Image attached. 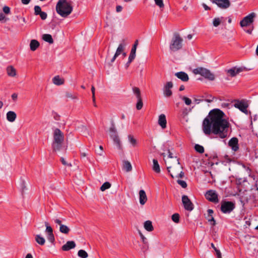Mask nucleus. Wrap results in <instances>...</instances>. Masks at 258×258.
<instances>
[{
    "mask_svg": "<svg viewBox=\"0 0 258 258\" xmlns=\"http://www.w3.org/2000/svg\"><path fill=\"white\" fill-rule=\"evenodd\" d=\"M234 106L236 108H238L242 112L247 114V108L248 107V105L244 102L238 101L237 103L234 104Z\"/></svg>",
    "mask_w": 258,
    "mask_h": 258,
    "instance_id": "f3484780",
    "label": "nucleus"
},
{
    "mask_svg": "<svg viewBox=\"0 0 258 258\" xmlns=\"http://www.w3.org/2000/svg\"><path fill=\"white\" fill-rule=\"evenodd\" d=\"M180 98L184 101V103L187 105H190L191 103V100L190 99L185 97V96H180Z\"/></svg>",
    "mask_w": 258,
    "mask_h": 258,
    "instance_id": "a19ab883",
    "label": "nucleus"
},
{
    "mask_svg": "<svg viewBox=\"0 0 258 258\" xmlns=\"http://www.w3.org/2000/svg\"><path fill=\"white\" fill-rule=\"evenodd\" d=\"M205 198L210 202L217 203L219 202L218 195L215 190H209L205 194Z\"/></svg>",
    "mask_w": 258,
    "mask_h": 258,
    "instance_id": "9b49d317",
    "label": "nucleus"
},
{
    "mask_svg": "<svg viewBox=\"0 0 258 258\" xmlns=\"http://www.w3.org/2000/svg\"><path fill=\"white\" fill-rule=\"evenodd\" d=\"M128 139L133 147H136L138 146V142L133 135H129L128 136Z\"/></svg>",
    "mask_w": 258,
    "mask_h": 258,
    "instance_id": "473e14b6",
    "label": "nucleus"
},
{
    "mask_svg": "<svg viewBox=\"0 0 258 258\" xmlns=\"http://www.w3.org/2000/svg\"><path fill=\"white\" fill-rule=\"evenodd\" d=\"M193 72L195 74H199L210 81H213L215 79V76L209 70L204 68H198L194 70Z\"/></svg>",
    "mask_w": 258,
    "mask_h": 258,
    "instance_id": "39448f33",
    "label": "nucleus"
},
{
    "mask_svg": "<svg viewBox=\"0 0 258 258\" xmlns=\"http://www.w3.org/2000/svg\"><path fill=\"white\" fill-rule=\"evenodd\" d=\"M173 87V84L171 82H168L164 86L163 91L166 97H170L172 95V92L171 89Z\"/></svg>",
    "mask_w": 258,
    "mask_h": 258,
    "instance_id": "6ab92c4d",
    "label": "nucleus"
},
{
    "mask_svg": "<svg viewBox=\"0 0 258 258\" xmlns=\"http://www.w3.org/2000/svg\"><path fill=\"white\" fill-rule=\"evenodd\" d=\"M235 208V204L232 202L222 201L221 205V211L222 213H230Z\"/></svg>",
    "mask_w": 258,
    "mask_h": 258,
    "instance_id": "0eeeda50",
    "label": "nucleus"
},
{
    "mask_svg": "<svg viewBox=\"0 0 258 258\" xmlns=\"http://www.w3.org/2000/svg\"><path fill=\"white\" fill-rule=\"evenodd\" d=\"M91 92L92 93V96H95V87L93 86L91 87Z\"/></svg>",
    "mask_w": 258,
    "mask_h": 258,
    "instance_id": "052dcab7",
    "label": "nucleus"
},
{
    "mask_svg": "<svg viewBox=\"0 0 258 258\" xmlns=\"http://www.w3.org/2000/svg\"><path fill=\"white\" fill-rule=\"evenodd\" d=\"M34 14L35 15H39V14L42 12L41 9L39 6H35L34 7Z\"/></svg>",
    "mask_w": 258,
    "mask_h": 258,
    "instance_id": "79ce46f5",
    "label": "nucleus"
},
{
    "mask_svg": "<svg viewBox=\"0 0 258 258\" xmlns=\"http://www.w3.org/2000/svg\"><path fill=\"white\" fill-rule=\"evenodd\" d=\"M31 0H21V2L24 5H27L30 2Z\"/></svg>",
    "mask_w": 258,
    "mask_h": 258,
    "instance_id": "6e6d98bb",
    "label": "nucleus"
},
{
    "mask_svg": "<svg viewBox=\"0 0 258 258\" xmlns=\"http://www.w3.org/2000/svg\"><path fill=\"white\" fill-rule=\"evenodd\" d=\"M66 96V97L72 99H78V95L77 94H72L70 92H67Z\"/></svg>",
    "mask_w": 258,
    "mask_h": 258,
    "instance_id": "58836bf2",
    "label": "nucleus"
},
{
    "mask_svg": "<svg viewBox=\"0 0 258 258\" xmlns=\"http://www.w3.org/2000/svg\"><path fill=\"white\" fill-rule=\"evenodd\" d=\"M228 145L234 151H237L239 149L238 140L236 137L232 138L228 142Z\"/></svg>",
    "mask_w": 258,
    "mask_h": 258,
    "instance_id": "dca6fc26",
    "label": "nucleus"
},
{
    "mask_svg": "<svg viewBox=\"0 0 258 258\" xmlns=\"http://www.w3.org/2000/svg\"><path fill=\"white\" fill-rule=\"evenodd\" d=\"M123 169L125 170L126 172L131 171L132 170V166L131 163L126 160H123L122 162Z\"/></svg>",
    "mask_w": 258,
    "mask_h": 258,
    "instance_id": "cd10ccee",
    "label": "nucleus"
},
{
    "mask_svg": "<svg viewBox=\"0 0 258 258\" xmlns=\"http://www.w3.org/2000/svg\"><path fill=\"white\" fill-rule=\"evenodd\" d=\"M176 77L183 82H187L189 80L188 75L184 72H177L175 74Z\"/></svg>",
    "mask_w": 258,
    "mask_h": 258,
    "instance_id": "5701e85b",
    "label": "nucleus"
},
{
    "mask_svg": "<svg viewBox=\"0 0 258 258\" xmlns=\"http://www.w3.org/2000/svg\"><path fill=\"white\" fill-rule=\"evenodd\" d=\"M35 239L36 242L40 245H43L45 243V239L39 234L35 235Z\"/></svg>",
    "mask_w": 258,
    "mask_h": 258,
    "instance_id": "c756f323",
    "label": "nucleus"
},
{
    "mask_svg": "<svg viewBox=\"0 0 258 258\" xmlns=\"http://www.w3.org/2000/svg\"><path fill=\"white\" fill-rule=\"evenodd\" d=\"M45 226H46L45 232L47 234V239L50 242H53L54 241V236L53 233V229L49 225L48 223L45 222Z\"/></svg>",
    "mask_w": 258,
    "mask_h": 258,
    "instance_id": "2eb2a0df",
    "label": "nucleus"
},
{
    "mask_svg": "<svg viewBox=\"0 0 258 258\" xmlns=\"http://www.w3.org/2000/svg\"><path fill=\"white\" fill-rule=\"evenodd\" d=\"M70 231V229L65 225H61L59 227V231L63 234H68Z\"/></svg>",
    "mask_w": 258,
    "mask_h": 258,
    "instance_id": "72a5a7b5",
    "label": "nucleus"
},
{
    "mask_svg": "<svg viewBox=\"0 0 258 258\" xmlns=\"http://www.w3.org/2000/svg\"><path fill=\"white\" fill-rule=\"evenodd\" d=\"M147 201V197L145 191L142 189L139 191V201L141 205H144Z\"/></svg>",
    "mask_w": 258,
    "mask_h": 258,
    "instance_id": "412c9836",
    "label": "nucleus"
},
{
    "mask_svg": "<svg viewBox=\"0 0 258 258\" xmlns=\"http://www.w3.org/2000/svg\"><path fill=\"white\" fill-rule=\"evenodd\" d=\"M178 163V167L177 168L172 167L171 166L168 167L167 170L168 172L169 173L170 176L173 178H182L184 175V173L181 170L179 162L178 160H177Z\"/></svg>",
    "mask_w": 258,
    "mask_h": 258,
    "instance_id": "423d86ee",
    "label": "nucleus"
},
{
    "mask_svg": "<svg viewBox=\"0 0 258 258\" xmlns=\"http://www.w3.org/2000/svg\"><path fill=\"white\" fill-rule=\"evenodd\" d=\"M122 8L120 6H117L116 7V11L117 12H120L122 11Z\"/></svg>",
    "mask_w": 258,
    "mask_h": 258,
    "instance_id": "603ef678",
    "label": "nucleus"
},
{
    "mask_svg": "<svg viewBox=\"0 0 258 258\" xmlns=\"http://www.w3.org/2000/svg\"><path fill=\"white\" fill-rule=\"evenodd\" d=\"M76 246L75 242L73 241H67V243L64 244L61 249L63 251H68L71 249L75 248Z\"/></svg>",
    "mask_w": 258,
    "mask_h": 258,
    "instance_id": "4be33fe9",
    "label": "nucleus"
},
{
    "mask_svg": "<svg viewBox=\"0 0 258 258\" xmlns=\"http://www.w3.org/2000/svg\"><path fill=\"white\" fill-rule=\"evenodd\" d=\"M154 1L156 5L159 8H162L164 7V5L163 4V0H154Z\"/></svg>",
    "mask_w": 258,
    "mask_h": 258,
    "instance_id": "37998d69",
    "label": "nucleus"
},
{
    "mask_svg": "<svg viewBox=\"0 0 258 258\" xmlns=\"http://www.w3.org/2000/svg\"><path fill=\"white\" fill-rule=\"evenodd\" d=\"M153 170L156 173H160L161 170H160V166H159V164L158 163L157 160L154 159L153 160Z\"/></svg>",
    "mask_w": 258,
    "mask_h": 258,
    "instance_id": "7c9ffc66",
    "label": "nucleus"
},
{
    "mask_svg": "<svg viewBox=\"0 0 258 258\" xmlns=\"http://www.w3.org/2000/svg\"><path fill=\"white\" fill-rule=\"evenodd\" d=\"M92 100H93V102L94 106L95 107H96V106H97V105H96V101H95V96H92Z\"/></svg>",
    "mask_w": 258,
    "mask_h": 258,
    "instance_id": "e2e57ef3",
    "label": "nucleus"
},
{
    "mask_svg": "<svg viewBox=\"0 0 258 258\" xmlns=\"http://www.w3.org/2000/svg\"><path fill=\"white\" fill-rule=\"evenodd\" d=\"M224 113L219 109H214L210 111L204 119L202 129L206 135L213 134L221 139L228 136L230 123L224 118Z\"/></svg>",
    "mask_w": 258,
    "mask_h": 258,
    "instance_id": "f257e3e1",
    "label": "nucleus"
},
{
    "mask_svg": "<svg viewBox=\"0 0 258 258\" xmlns=\"http://www.w3.org/2000/svg\"><path fill=\"white\" fill-rule=\"evenodd\" d=\"M213 212H213V210H212V209H209V210H208V214H209V215L212 216V214L213 213Z\"/></svg>",
    "mask_w": 258,
    "mask_h": 258,
    "instance_id": "0e129e2a",
    "label": "nucleus"
},
{
    "mask_svg": "<svg viewBox=\"0 0 258 258\" xmlns=\"http://www.w3.org/2000/svg\"><path fill=\"white\" fill-rule=\"evenodd\" d=\"M136 57V53L130 52L128 57V63H131L132 61L135 59Z\"/></svg>",
    "mask_w": 258,
    "mask_h": 258,
    "instance_id": "c03bdc74",
    "label": "nucleus"
},
{
    "mask_svg": "<svg viewBox=\"0 0 258 258\" xmlns=\"http://www.w3.org/2000/svg\"><path fill=\"white\" fill-rule=\"evenodd\" d=\"M202 6L205 10H210V8L208 6H207L205 4H203Z\"/></svg>",
    "mask_w": 258,
    "mask_h": 258,
    "instance_id": "bf43d9fd",
    "label": "nucleus"
},
{
    "mask_svg": "<svg viewBox=\"0 0 258 258\" xmlns=\"http://www.w3.org/2000/svg\"><path fill=\"white\" fill-rule=\"evenodd\" d=\"M140 235L141 237L142 242L144 244H145L146 245L148 244V241L147 240L146 238L143 235V234L142 233H140Z\"/></svg>",
    "mask_w": 258,
    "mask_h": 258,
    "instance_id": "de8ad7c7",
    "label": "nucleus"
},
{
    "mask_svg": "<svg viewBox=\"0 0 258 258\" xmlns=\"http://www.w3.org/2000/svg\"><path fill=\"white\" fill-rule=\"evenodd\" d=\"M3 10V12L6 14H8L10 13V8L8 6L4 7Z\"/></svg>",
    "mask_w": 258,
    "mask_h": 258,
    "instance_id": "09e8293b",
    "label": "nucleus"
},
{
    "mask_svg": "<svg viewBox=\"0 0 258 258\" xmlns=\"http://www.w3.org/2000/svg\"><path fill=\"white\" fill-rule=\"evenodd\" d=\"M4 20H6L5 16L3 13H1L0 14V21H3Z\"/></svg>",
    "mask_w": 258,
    "mask_h": 258,
    "instance_id": "5fc2aeb1",
    "label": "nucleus"
},
{
    "mask_svg": "<svg viewBox=\"0 0 258 258\" xmlns=\"http://www.w3.org/2000/svg\"><path fill=\"white\" fill-rule=\"evenodd\" d=\"M60 160H61V162L62 163V164L64 165H66V166H71V164H68L67 163V162L65 161L64 159L63 158H61L60 159Z\"/></svg>",
    "mask_w": 258,
    "mask_h": 258,
    "instance_id": "8fccbe9b",
    "label": "nucleus"
},
{
    "mask_svg": "<svg viewBox=\"0 0 258 258\" xmlns=\"http://www.w3.org/2000/svg\"><path fill=\"white\" fill-rule=\"evenodd\" d=\"M182 38L178 33H175L171 41L169 48L171 51H176L182 47Z\"/></svg>",
    "mask_w": 258,
    "mask_h": 258,
    "instance_id": "20e7f679",
    "label": "nucleus"
},
{
    "mask_svg": "<svg viewBox=\"0 0 258 258\" xmlns=\"http://www.w3.org/2000/svg\"><path fill=\"white\" fill-rule=\"evenodd\" d=\"M133 91L134 94L136 95L138 100L136 104V108L138 110H141L143 107V103L141 97L140 90L139 88L134 87L133 88Z\"/></svg>",
    "mask_w": 258,
    "mask_h": 258,
    "instance_id": "9d476101",
    "label": "nucleus"
},
{
    "mask_svg": "<svg viewBox=\"0 0 258 258\" xmlns=\"http://www.w3.org/2000/svg\"><path fill=\"white\" fill-rule=\"evenodd\" d=\"M55 10L61 17L67 18L72 13L73 8L67 0H59L56 5Z\"/></svg>",
    "mask_w": 258,
    "mask_h": 258,
    "instance_id": "f03ea898",
    "label": "nucleus"
},
{
    "mask_svg": "<svg viewBox=\"0 0 258 258\" xmlns=\"http://www.w3.org/2000/svg\"><path fill=\"white\" fill-rule=\"evenodd\" d=\"M172 220L176 223H178L179 222V215L177 213H175L172 215Z\"/></svg>",
    "mask_w": 258,
    "mask_h": 258,
    "instance_id": "ea45409f",
    "label": "nucleus"
},
{
    "mask_svg": "<svg viewBox=\"0 0 258 258\" xmlns=\"http://www.w3.org/2000/svg\"><path fill=\"white\" fill-rule=\"evenodd\" d=\"M245 70L246 69L244 67H234L230 69L226 70L225 72L229 76L231 77H234L240 73Z\"/></svg>",
    "mask_w": 258,
    "mask_h": 258,
    "instance_id": "f8f14e48",
    "label": "nucleus"
},
{
    "mask_svg": "<svg viewBox=\"0 0 258 258\" xmlns=\"http://www.w3.org/2000/svg\"><path fill=\"white\" fill-rule=\"evenodd\" d=\"M211 2L222 9H226L230 6L229 0H211Z\"/></svg>",
    "mask_w": 258,
    "mask_h": 258,
    "instance_id": "4468645a",
    "label": "nucleus"
},
{
    "mask_svg": "<svg viewBox=\"0 0 258 258\" xmlns=\"http://www.w3.org/2000/svg\"><path fill=\"white\" fill-rule=\"evenodd\" d=\"M158 123L162 129L166 127L167 120L165 114H161L159 115Z\"/></svg>",
    "mask_w": 258,
    "mask_h": 258,
    "instance_id": "aec40b11",
    "label": "nucleus"
},
{
    "mask_svg": "<svg viewBox=\"0 0 258 258\" xmlns=\"http://www.w3.org/2000/svg\"><path fill=\"white\" fill-rule=\"evenodd\" d=\"M223 19V17L214 18L213 21L214 26L218 27L221 24Z\"/></svg>",
    "mask_w": 258,
    "mask_h": 258,
    "instance_id": "f704fd0d",
    "label": "nucleus"
},
{
    "mask_svg": "<svg viewBox=\"0 0 258 258\" xmlns=\"http://www.w3.org/2000/svg\"><path fill=\"white\" fill-rule=\"evenodd\" d=\"M137 47H136V46H133L132 47V49H131V52L136 53V49H137Z\"/></svg>",
    "mask_w": 258,
    "mask_h": 258,
    "instance_id": "13d9d810",
    "label": "nucleus"
},
{
    "mask_svg": "<svg viewBox=\"0 0 258 258\" xmlns=\"http://www.w3.org/2000/svg\"><path fill=\"white\" fill-rule=\"evenodd\" d=\"M7 73L9 76L14 77L17 75L16 69L12 66H8L7 68Z\"/></svg>",
    "mask_w": 258,
    "mask_h": 258,
    "instance_id": "b1692460",
    "label": "nucleus"
},
{
    "mask_svg": "<svg viewBox=\"0 0 258 258\" xmlns=\"http://www.w3.org/2000/svg\"><path fill=\"white\" fill-rule=\"evenodd\" d=\"M17 117L16 113L12 111H8L7 113V119L10 122H13Z\"/></svg>",
    "mask_w": 258,
    "mask_h": 258,
    "instance_id": "393cba45",
    "label": "nucleus"
},
{
    "mask_svg": "<svg viewBox=\"0 0 258 258\" xmlns=\"http://www.w3.org/2000/svg\"><path fill=\"white\" fill-rule=\"evenodd\" d=\"M195 149L197 152L199 153H203L204 152V147L199 144H196L195 146Z\"/></svg>",
    "mask_w": 258,
    "mask_h": 258,
    "instance_id": "e433bc0d",
    "label": "nucleus"
},
{
    "mask_svg": "<svg viewBox=\"0 0 258 258\" xmlns=\"http://www.w3.org/2000/svg\"><path fill=\"white\" fill-rule=\"evenodd\" d=\"M256 16V14L254 13H251L248 15L245 16L243 19L240 22V25L241 27H244L249 26L254 22V19Z\"/></svg>",
    "mask_w": 258,
    "mask_h": 258,
    "instance_id": "6e6552de",
    "label": "nucleus"
},
{
    "mask_svg": "<svg viewBox=\"0 0 258 258\" xmlns=\"http://www.w3.org/2000/svg\"><path fill=\"white\" fill-rule=\"evenodd\" d=\"M177 183L183 188H185L187 186V184L185 181L181 180H178Z\"/></svg>",
    "mask_w": 258,
    "mask_h": 258,
    "instance_id": "a18cd8bd",
    "label": "nucleus"
},
{
    "mask_svg": "<svg viewBox=\"0 0 258 258\" xmlns=\"http://www.w3.org/2000/svg\"><path fill=\"white\" fill-rule=\"evenodd\" d=\"M42 39L46 42H48L50 44L53 43V38L50 34H45L42 36Z\"/></svg>",
    "mask_w": 258,
    "mask_h": 258,
    "instance_id": "2f4dec72",
    "label": "nucleus"
},
{
    "mask_svg": "<svg viewBox=\"0 0 258 258\" xmlns=\"http://www.w3.org/2000/svg\"><path fill=\"white\" fill-rule=\"evenodd\" d=\"M40 45L39 42L35 39H33L30 41V47L31 50L34 51L36 50Z\"/></svg>",
    "mask_w": 258,
    "mask_h": 258,
    "instance_id": "bb28decb",
    "label": "nucleus"
},
{
    "mask_svg": "<svg viewBox=\"0 0 258 258\" xmlns=\"http://www.w3.org/2000/svg\"><path fill=\"white\" fill-rule=\"evenodd\" d=\"M40 17H41V19L43 20H45L47 18V14L46 13L44 12H41L39 15Z\"/></svg>",
    "mask_w": 258,
    "mask_h": 258,
    "instance_id": "49530a36",
    "label": "nucleus"
},
{
    "mask_svg": "<svg viewBox=\"0 0 258 258\" xmlns=\"http://www.w3.org/2000/svg\"><path fill=\"white\" fill-rule=\"evenodd\" d=\"M54 221L55 223L58 224L60 226L61 225H62V222H61V221L58 219H55L54 220Z\"/></svg>",
    "mask_w": 258,
    "mask_h": 258,
    "instance_id": "3c124183",
    "label": "nucleus"
},
{
    "mask_svg": "<svg viewBox=\"0 0 258 258\" xmlns=\"http://www.w3.org/2000/svg\"><path fill=\"white\" fill-rule=\"evenodd\" d=\"M52 82L56 85H61L64 84V80L59 76H56L52 79Z\"/></svg>",
    "mask_w": 258,
    "mask_h": 258,
    "instance_id": "a878e982",
    "label": "nucleus"
},
{
    "mask_svg": "<svg viewBox=\"0 0 258 258\" xmlns=\"http://www.w3.org/2000/svg\"><path fill=\"white\" fill-rule=\"evenodd\" d=\"M211 245L212 247L215 250L216 253H220V250H218L216 248V247L215 246L214 244L213 243H212Z\"/></svg>",
    "mask_w": 258,
    "mask_h": 258,
    "instance_id": "864d4df0",
    "label": "nucleus"
},
{
    "mask_svg": "<svg viewBox=\"0 0 258 258\" xmlns=\"http://www.w3.org/2000/svg\"><path fill=\"white\" fill-rule=\"evenodd\" d=\"M63 141V134L59 129H55L53 133V142L52 144L54 151H59L61 149Z\"/></svg>",
    "mask_w": 258,
    "mask_h": 258,
    "instance_id": "7ed1b4c3",
    "label": "nucleus"
},
{
    "mask_svg": "<svg viewBox=\"0 0 258 258\" xmlns=\"http://www.w3.org/2000/svg\"><path fill=\"white\" fill-rule=\"evenodd\" d=\"M253 29V26H252L251 29H248V30H245V31L246 33H248V34H251V33H252V31Z\"/></svg>",
    "mask_w": 258,
    "mask_h": 258,
    "instance_id": "4d7b16f0",
    "label": "nucleus"
},
{
    "mask_svg": "<svg viewBox=\"0 0 258 258\" xmlns=\"http://www.w3.org/2000/svg\"><path fill=\"white\" fill-rule=\"evenodd\" d=\"M25 258H33L32 255L31 253H28Z\"/></svg>",
    "mask_w": 258,
    "mask_h": 258,
    "instance_id": "774afa93",
    "label": "nucleus"
},
{
    "mask_svg": "<svg viewBox=\"0 0 258 258\" xmlns=\"http://www.w3.org/2000/svg\"><path fill=\"white\" fill-rule=\"evenodd\" d=\"M111 184L108 182H104L102 186L100 187V190L102 191L108 189L110 187Z\"/></svg>",
    "mask_w": 258,
    "mask_h": 258,
    "instance_id": "4c0bfd02",
    "label": "nucleus"
},
{
    "mask_svg": "<svg viewBox=\"0 0 258 258\" xmlns=\"http://www.w3.org/2000/svg\"><path fill=\"white\" fill-rule=\"evenodd\" d=\"M125 46V44L124 43L119 44L114 56L111 59V63H113L116 59V57L119 55L121 54L122 53V52H123V51L124 50Z\"/></svg>",
    "mask_w": 258,
    "mask_h": 258,
    "instance_id": "a211bd4d",
    "label": "nucleus"
},
{
    "mask_svg": "<svg viewBox=\"0 0 258 258\" xmlns=\"http://www.w3.org/2000/svg\"><path fill=\"white\" fill-rule=\"evenodd\" d=\"M109 132L110 137L113 140L114 143L119 148H120V141L119 137L117 134L116 130L113 123H112L111 126L109 128Z\"/></svg>",
    "mask_w": 258,
    "mask_h": 258,
    "instance_id": "1a4fd4ad",
    "label": "nucleus"
},
{
    "mask_svg": "<svg viewBox=\"0 0 258 258\" xmlns=\"http://www.w3.org/2000/svg\"><path fill=\"white\" fill-rule=\"evenodd\" d=\"M168 157L172 158H173L172 154L171 153V152L168 150Z\"/></svg>",
    "mask_w": 258,
    "mask_h": 258,
    "instance_id": "338daca9",
    "label": "nucleus"
},
{
    "mask_svg": "<svg viewBox=\"0 0 258 258\" xmlns=\"http://www.w3.org/2000/svg\"><path fill=\"white\" fill-rule=\"evenodd\" d=\"M144 228L149 232L152 231L154 230L152 223L149 220L146 221L144 222Z\"/></svg>",
    "mask_w": 258,
    "mask_h": 258,
    "instance_id": "c85d7f7f",
    "label": "nucleus"
},
{
    "mask_svg": "<svg viewBox=\"0 0 258 258\" xmlns=\"http://www.w3.org/2000/svg\"><path fill=\"white\" fill-rule=\"evenodd\" d=\"M12 98L13 100H16L17 98V95L15 93H14L12 95Z\"/></svg>",
    "mask_w": 258,
    "mask_h": 258,
    "instance_id": "680f3d73",
    "label": "nucleus"
},
{
    "mask_svg": "<svg viewBox=\"0 0 258 258\" xmlns=\"http://www.w3.org/2000/svg\"><path fill=\"white\" fill-rule=\"evenodd\" d=\"M209 221H213V225H215V224H216V222H215V221L214 219V218L213 217H211V219H209Z\"/></svg>",
    "mask_w": 258,
    "mask_h": 258,
    "instance_id": "69168bd1",
    "label": "nucleus"
},
{
    "mask_svg": "<svg viewBox=\"0 0 258 258\" xmlns=\"http://www.w3.org/2000/svg\"><path fill=\"white\" fill-rule=\"evenodd\" d=\"M78 255L79 257L81 258H87L88 256L87 252L85 250L83 249L79 250L78 252Z\"/></svg>",
    "mask_w": 258,
    "mask_h": 258,
    "instance_id": "c9c22d12",
    "label": "nucleus"
},
{
    "mask_svg": "<svg viewBox=\"0 0 258 258\" xmlns=\"http://www.w3.org/2000/svg\"><path fill=\"white\" fill-rule=\"evenodd\" d=\"M182 202L185 210L191 211L194 209V205L187 196L184 195L182 197Z\"/></svg>",
    "mask_w": 258,
    "mask_h": 258,
    "instance_id": "ddd939ff",
    "label": "nucleus"
}]
</instances>
